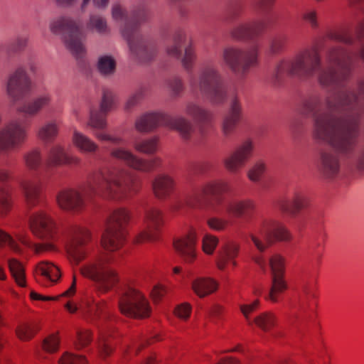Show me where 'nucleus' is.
Listing matches in <instances>:
<instances>
[{"instance_id":"obj_1","label":"nucleus","mask_w":364,"mask_h":364,"mask_svg":"<svg viewBox=\"0 0 364 364\" xmlns=\"http://www.w3.org/2000/svg\"><path fill=\"white\" fill-rule=\"evenodd\" d=\"M111 262L107 253L100 252L79 269L84 278L97 284V290L100 294L109 293L120 283L119 272Z\"/></svg>"},{"instance_id":"obj_2","label":"nucleus","mask_w":364,"mask_h":364,"mask_svg":"<svg viewBox=\"0 0 364 364\" xmlns=\"http://www.w3.org/2000/svg\"><path fill=\"white\" fill-rule=\"evenodd\" d=\"M126 174L122 171H100L87 182L90 192L107 200H121L128 192H136L138 188L130 186L126 181Z\"/></svg>"},{"instance_id":"obj_3","label":"nucleus","mask_w":364,"mask_h":364,"mask_svg":"<svg viewBox=\"0 0 364 364\" xmlns=\"http://www.w3.org/2000/svg\"><path fill=\"white\" fill-rule=\"evenodd\" d=\"M250 238L259 252H264L277 242H289L292 237L287 228L274 220H264L260 225L259 235L251 234Z\"/></svg>"},{"instance_id":"obj_4","label":"nucleus","mask_w":364,"mask_h":364,"mask_svg":"<svg viewBox=\"0 0 364 364\" xmlns=\"http://www.w3.org/2000/svg\"><path fill=\"white\" fill-rule=\"evenodd\" d=\"M118 308L122 314L133 318H146L150 316L149 302L140 290L129 287L119 296Z\"/></svg>"},{"instance_id":"obj_5","label":"nucleus","mask_w":364,"mask_h":364,"mask_svg":"<svg viewBox=\"0 0 364 364\" xmlns=\"http://www.w3.org/2000/svg\"><path fill=\"white\" fill-rule=\"evenodd\" d=\"M320 58L315 48L306 50L298 54L292 60L282 61L277 68V75H307L311 74L319 65Z\"/></svg>"},{"instance_id":"obj_6","label":"nucleus","mask_w":364,"mask_h":364,"mask_svg":"<svg viewBox=\"0 0 364 364\" xmlns=\"http://www.w3.org/2000/svg\"><path fill=\"white\" fill-rule=\"evenodd\" d=\"M164 224L163 211L157 207L148 208L143 216L144 228L135 235L134 243L144 244L158 241Z\"/></svg>"},{"instance_id":"obj_7","label":"nucleus","mask_w":364,"mask_h":364,"mask_svg":"<svg viewBox=\"0 0 364 364\" xmlns=\"http://www.w3.org/2000/svg\"><path fill=\"white\" fill-rule=\"evenodd\" d=\"M28 225L31 232L38 239H59L58 226L55 220L44 210L33 213L29 217Z\"/></svg>"},{"instance_id":"obj_8","label":"nucleus","mask_w":364,"mask_h":364,"mask_svg":"<svg viewBox=\"0 0 364 364\" xmlns=\"http://www.w3.org/2000/svg\"><path fill=\"white\" fill-rule=\"evenodd\" d=\"M85 189L66 188L60 191L56 196V203L58 208L65 212L78 213L82 211L86 206L83 196Z\"/></svg>"},{"instance_id":"obj_9","label":"nucleus","mask_w":364,"mask_h":364,"mask_svg":"<svg viewBox=\"0 0 364 364\" xmlns=\"http://www.w3.org/2000/svg\"><path fill=\"white\" fill-rule=\"evenodd\" d=\"M197 242L198 234L195 229H190L186 234L173 240L174 250L185 263L191 264L197 259Z\"/></svg>"},{"instance_id":"obj_10","label":"nucleus","mask_w":364,"mask_h":364,"mask_svg":"<svg viewBox=\"0 0 364 364\" xmlns=\"http://www.w3.org/2000/svg\"><path fill=\"white\" fill-rule=\"evenodd\" d=\"M253 151V143L250 140L244 141L224 159L225 168L231 173L238 172L251 159Z\"/></svg>"},{"instance_id":"obj_11","label":"nucleus","mask_w":364,"mask_h":364,"mask_svg":"<svg viewBox=\"0 0 364 364\" xmlns=\"http://www.w3.org/2000/svg\"><path fill=\"white\" fill-rule=\"evenodd\" d=\"M109 155L112 158L124 162L127 166L141 171H149L161 164L159 159L151 161L143 160L129 150L122 147L112 149Z\"/></svg>"},{"instance_id":"obj_12","label":"nucleus","mask_w":364,"mask_h":364,"mask_svg":"<svg viewBox=\"0 0 364 364\" xmlns=\"http://www.w3.org/2000/svg\"><path fill=\"white\" fill-rule=\"evenodd\" d=\"M33 276L37 282L44 286H53L58 284L62 277L60 268L48 260L38 262L33 269Z\"/></svg>"},{"instance_id":"obj_13","label":"nucleus","mask_w":364,"mask_h":364,"mask_svg":"<svg viewBox=\"0 0 364 364\" xmlns=\"http://www.w3.org/2000/svg\"><path fill=\"white\" fill-rule=\"evenodd\" d=\"M127 235V232H122L105 227L100 238V246L107 252H117L124 247Z\"/></svg>"},{"instance_id":"obj_14","label":"nucleus","mask_w":364,"mask_h":364,"mask_svg":"<svg viewBox=\"0 0 364 364\" xmlns=\"http://www.w3.org/2000/svg\"><path fill=\"white\" fill-rule=\"evenodd\" d=\"M240 246L235 241H228L220 248L216 259V266L220 270H224L228 264L237 266L235 259L238 256Z\"/></svg>"},{"instance_id":"obj_15","label":"nucleus","mask_w":364,"mask_h":364,"mask_svg":"<svg viewBox=\"0 0 364 364\" xmlns=\"http://www.w3.org/2000/svg\"><path fill=\"white\" fill-rule=\"evenodd\" d=\"M26 137L23 129L16 124H10L0 132V150L11 148L21 142Z\"/></svg>"},{"instance_id":"obj_16","label":"nucleus","mask_w":364,"mask_h":364,"mask_svg":"<svg viewBox=\"0 0 364 364\" xmlns=\"http://www.w3.org/2000/svg\"><path fill=\"white\" fill-rule=\"evenodd\" d=\"M224 60L232 70L237 71L240 63H242L245 67L255 65L257 63V54L254 52L244 56L240 51L228 48L224 51Z\"/></svg>"},{"instance_id":"obj_17","label":"nucleus","mask_w":364,"mask_h":364,"mask_svg":"<svg viewBox=\"0 0 364 364\" xmlns=\"http://www.w3.org/2000/svg\"><path fill=\"white\" fill-rule=\"evenodd\" d=\"M132 218V214L126 208H118L113 210L109 215L106 227L117 230L127 232V227Z\"/></svg>"},{"instance_id":"obj_18","label":"nucleus","mask_w":364,"mask_h":364,"mask_svg":"<svg viewBox=\"0 0 364 364\" xmlns=\"http://www.w3.org/2000/svg\"><path fill=\"white\" fill-rule=\"evenodd\" d=\"M309 205L307 198L301 193H295L291 200L281 199L277 202L279 210L287 214H296Z\"/></svg>"},{"instance_id":"obj_19","label":"nucleus","mask_w":364,"mask_h":364,"mask_svg":"<svg viewBox=\"0 0 364 364\" xmlns=\"http://www.w3.org/2000/svg\"><path fill=\"white\" fill-rule=\"evenodd\" d=\"M218 289V283L209 277H198L191 282V289L199 298H205Z\"/></svg>"},{"instance_id":"obj_20","label":"nucleus","mask_w":364,"mask_h":364,"mask_svg":"<svg viewBox=\"0 0 364 364\" xmlns=\"http://www.w3.org/2000/svg\"><path fill=\"white\" fill-rule=\"evenodd\" d=\"M175 182L172 177L168 175L157 176L152 183L153 193L156 198L165 199L173 191Z\"/></svg>"},{"instance_id":"obj_21","label":"nucleus","mask_w":364,"mask_h":364,"mask_svg":"<svg viewBox=\"0 0 364 364\" xmlns=\"http://www.w3.org/2000/svg\"><path fill=\"white\" fill-rule=\"evenodd\" d=\"M80 163L77 157L68 155L63 148L55 146L52 148L47 156L46 164L48 166H58L65 164L77 165Z\"/></svg>"},{"instance_id":"obj_22","label":"nucleus","mask_w":364,"mask_h":364,"mask_svg":"<svg viewBox=\"0 0 364 364\" xmlns=\"http://www.w3.org/2000/svg\"><path fill=\"white\" fill-rule=\"evenodd\" d=\"M20 186L23 190L27 205L30 208L37 206L42 191L41 183L25 180L21 182Z\"/></svg>"},{"instance_id":"obj_23","label":"nucleus","mask_w":364,"mask_h":364,"mask_svg":"<svg viewBox=\"0 0 364 364\" xmlns=\"http://www.w3.org/2000/svg\"><path fill=\"white\" fill-rule=\"evenodd\" d=\"M40 331L38 324L33 321H21L15 328V335L21 342L33 340Z\"/></svg>"},{"instance_id":"obj_24","label":"nucleus","mask_w":364,"mask_h":364,"mask_svg":"<svg viewBox=\"0 0 364 364\" xmlns=\"http://www.w3.org/2000/svg\"><path fill=\"white\" fill-rule=\"evenodd\" d=\"M287 289L288 284L284 277H272L271 287L266 299L272 303H278Z\"/></svg>"},{"instance_id":"obj_25","label":"nucleus","mask_w":364,"mask_h":364,"mask_svg":"<svg viewBox=\"0 0 364 364\" xmlns=\"http://www.w3.org/2000/svg\"><path fill=\"white\" fill-rule=\"evenodd\" d=\"M165 124V117L159 114H149L136 122V128L140 132H148Z\"/></svg>"},{"instance_id":"obj_26","label":"nucleus","mask_w":364,"mask_h":364,"mask_svg":"<svg viewBox=\"0 0 364 364\" xmlns=\"http://www.w3.org/2000/svg\"><path fill=\"white\" fill-rule=\"evenodd\" d=\"M256 208L254 200L245 199L233 201L226 208V212L235 217H241L247 212L253 211Z\"/></svg>"},{"instance_id":"obj_27","label":"nucleus","mask_w":364,"mask_h":364,"mask_svg":"<svg viewBox=\"0 0 364 364\" xmlns=\"http://www.w3.org/2000/svg\"><path fill=\"white\" fill-rule=\"evenodd\" d=\"M9 272L16 284L20 287H26V272L23 264L18 259L11 258L8 261Z\"/></svg>"},{"instance_id":"obj_28","label":"nucleus","mask_w":364,"mask_h":364,"mask_svg":"<svg viewBox=\"0 0 364 364\" xmlns=\"http://www.w3.org/2000/svg\"><path fill=\"white\" fill-rule=\"evenodd\" d=\"M253 323L264 331H269L277 326V317L272 311H264L254 318L252 325Z\"/></svg>"},{"instance_id":"obj_29","label":"nucleus","mask_w":364,"mask_h":364,"mask_svg":"<svg viewBox=\"0 0 364 364\" xmlns=\"http://www.w3.org/2000/svg\"><path fill=\"white\" fill-rule=\"evenodd\" d=\"M230 186L224 181H212L203 184L200 188V192L205 196H219L228 192Z\"/></svg>"},{"instance_id":"obj_30","label":"nucleus","mask_w":364,"mask_h":364,"mask_svg":"<svg viewBox=\"0 0 364 364\" xmlns=\"http://www.w3.org/2000/svg\"><path fill=\"white\" fill-rule=\"evenodd\" d=\"M71 244L77 246H85L92 239L90 231L85 227L73 226L71 229Z\"/></svg>"},{"instance_id":"obj_31","label":"nucleus","mask_w":364,"mask_h":364,"mask_svg":"<svg viewBox=\"0 0 364 364\" xmlns=\"http://www.w3.org/2000/svg\"><path fill=\"white\" fill-rule=\"evenodd\" d=\"M76 285H77V279L76 275L74 274L73 275V280L72 283L70 286V287L65 291L63 293H62L60 295L56 296H43L42 294H40L36 291H31L30 293V297L33 300H38V301H56L60 297H71L75 295L76 292Z\"/></svg>"},{"instance_id":"obj_32","label":"nucleus","mask_w":364,"mask_h":364,"mask_svg":"<svg viewBox=\"0 0 364 364\" xmlns=\"http://www.w3.org/2000/svg\"><path fill=\"white\" fill-rule=\"evenodd\" d=\"M74 145L83 152H95L98 146L86 136L75 132L73 137Z\"/></svg>"},{"instance_id":"obj_33","label":"nucleus","mask_w":364,"mask_h":364,"mask_svg":"<svg viewBox=\"0 0 364 364\" xmlns=\"http://www.w3.org/2000/svg\"><path fill=\"white\" fill-rule=\"evenodd\" d=\"M240 107L238 102L235 100L231 107L230 115L225 118L223 125V130L225 134H228L235 128L239 119Z\"/></svg>"},{"instance_id":"obj_34","label":"nucleus","mask_w":364,"mask_h":364,"mask_svg":"<svg viewBox=\"0 0 364 364\" xmlns=\"http://www.w3.org/2000/svg\"><path fill=\"white\" fill-rule=\"evenodd\" d=\"M13 200L11 192L7 187H0V217H5L11 210Z\"/></svg>"},{"instance_id":"obj_35","label":"nucleus","mask_w":364,"mask_h":364,"mask_svg":"<svg viewBox=\"0 0 364 364\" xmlns=\"http://www.w3.org/2000/svg\"><path fill=\"white\" fill-rule=\"evenodd\" d=\"M272 277H284L286 259L279 254L271 256L269 260Z\"/></svg>"},{"instance_id":"obj_36","label":"nucleus","mask_w":364,"mask_h":364,"mask_svg":"<svg viewBox=\"0 0 364 364\" xmlns=\"http://www.w3.org/2000/svg\"><path fill=\"white\" fill-rule=\"evenodd\" d=\"M82 247L70 244L67 250L69 258L76 265L88 257V252L85 249L82 248Z\"/></svg>"},{"instance_id":"obj_37","label":"nucleus","mask_w":364,"mask_h":364,"mask_svg":"<svg viewBox=\"0 0 364 364\" xmlns=\"http://www.w3.org/2000/svg\"><path fill=\"white\" fill-rule=\"evenodd\" d=\"M217 82V76L215 73L209 72L203 75L200 82L202 89H205L207 86L210 87L215 102H217L216 97L218 94V91L215 88Z\"/></svg>"},{"instance_id":"obj_38","label":"nucleus","mask_w":364,"mask_h":364,"mask_svg":"<svg viewBox=\"0 0 364 364\" xmlns=\"http://www.w3.org/2000/svg\"><path fill=\"white\" fill-rule=\"evenodd\" d=\"M45 242L33 243L31 249L36 255H42L47 252H58V246L56 242L58 240H47Z\"/></svg>"},{"instance_id":"obj_39","label":"nucleus","mask_w":364,"mask_h":364,"mask_svg":"<svg viewBox=\"0 0 364 364\" xmlns=\"http://www.w3.org/2000/svg\"><path fill=\"white\" fill-rule=\"evenodd\" d=\"M60 343L58 335L51 334L43 340L41 348L46 353L53 354L59 350Z\"/></svg>"},{"instance_id":"obj_40","label":"nucleus","mask_w":364,"mask_h":364,"mask_svg":"<svg viewBox=\"0 0 364 364\" xmlns=\"http://www.w3.org/2000/svg\"><path fill=\"white\" fill-rule=\"evenodd\" d=\"M92 332L88 329H80L77 332L75 347L77 350H81L87 347L92 341Z\"/></svg>"},{"instance_id":"obj_41","label":"nucleus","mask_w":364,"mask_h":364,"mask_svg":"<svg viewBox=\"0 0 364 364\" xmlns=\"http://www.w3.org/2000/svg\"><path fill=\"white\" fill-rule=\"evenodd\" d=\"M219 239L217 236L211 234H205L202 238L201 248L207 255H212L218 245Z\"/></svg>"},{"instance_id":"obj_42","label":"nucleus","mask_w":364,"mask_h":364,"mask_svg":"<svg viewBox=\"0 0 364 364\" xmlns=\"http://www.w3.org/2000/svg\"><path fill=\"white\" fill-rule=\"evenodd\" d=\"M26 167L28 170H37L41 164V156L40 151L33 150L28 152L23 157Z\"/></svg>"},{"instance_id":"obj_43","label":"nucleus","mask_w":364,"mask_h":364,"mask_svg":"<svg viewBox=\"0 0 364 364\" xmlns=\"http://www.w3.org/2000/svg\"><path fill=\"white\" fill-rule=\"evenodd\" d=\"M173 315L181 321H187L192 313V305L188 302H183L176 305L173 309Z\"/></svg>"},{"instance_id":"obj_44","label":"nucleus","mask_w":364,"mask_h":364,"mask_svg":"<svg viewBox=\"0 0 364 364\" xmlns=\"http://www.w3.org/2000/svg\"><path fill=\"white\" fill-rule=\"evenodd\" d=\"M7 245L11 250L15 252H20L21 247L14 236L0 228V247Z\"/></svg>"},{"instance_id":"obj_45","label":"nucleus","mask_w":364,"mask_h":364,"mask_svg":"<svg viewBox=\"0 0 364 364\" xmlns=\"http://www.w3.org/2000/svg\"><path fill=\"white\" fill-rule=\"evenodd\" d=\"M58 364H88L83 355H77L70 352H64L58 361Z\"/></svg>"},{"instance_id":"obj_46","label":"nucleus","mask_w":364,"mask_h":364,"mask_svg":"<svg viewBox=\"0 0 364 364\" xmlns=\"http://www.w3.org/2000/svg\"><path fill=\"white\" fill-rule=\"evenodd\" d=\"M260 307V300L257 299L250 304H241L240 310L245 318L248 325H252V320L250 316L252 313L257 311Z\"/></svg>"},{"instance_id":"obj_47","label":"nucleus","mask_w":364,"mask_h":364,"mask_svg":"<svg viewBox=\"0 0 364 364\" xmlns=\"http://www.w3.org/2000/svg\"><path fill=\"white\" fill-rule=\"evenodd\" d=\"M135 149L144 154H152L157 149V141L155 139L138 141L134 144Z\"/></svg>"},{"instance_id":"obj_48","label":"nucleus","mask_w":364,"mask_h":364,"mask_svg":"<svg viewBox=\"0 0 364 364\" xmlns=\"http://www.w3.org/2000/svg\"><path fill=\"white\" fill-rule=\"evenodd\" d=\"M207 225L213 231L223 232L228 228L229 222L225 218L211 217L207 220Z\"/></svg>"},{"instance_id":"obj_49","label":"nucleus","mask_w":364,"mask_h":364,"mask_svg":"<svg viewBox=\"0 0 364 364\" xmlns=\"http://www.w3.org/2000/svg\"><path fill=\"white\" fill-rule=\"evenodd\" d=\"M115 65L114 60L109 56L102 57L98 61V69L104 75L112 73Z\"/></svg>"},{"instance_id":"obj_50","label":"nucleus","mask_w":364,"mask_h":364,"mask_svg":"<svg viewBox=\"0 0 364 364\" xmlns=\"http://www.w3.org/2000/svg\"><path fill=\"white\" fill-rule=\"evenodd\" d=\"M107 302L105 300H100L95 303V306L90 308L86 313V317L91 321L97 320L103 311L107 307Z\"/></svg>"},{"instance_id":"obj_51","label":"nucleus","mask_w":364,"mask_h":364,"mask_svg":"<svg viewBox=\"0 0 364 364\" xmlns=\"http://www.w3.org/2000/svg\"><path fill=\"white\" fill-rule=\"evenodd\" d=\"M301 19L312 28H317L319 26L318 12L314 9H309L304 11Z\"/></svg>"},{"instance_id":"obj_52","label":"nucleus","mask_w":364,"mask_h":364,"mask_svg":"<svg viewBox=\"0 0 364 364\" xmlns=\"http://www.w3.org/2000/svg\"><path fill=\"white\" fill-rule=\"evenodd\" d=\"M265 171V164L262 162L256 163L248 171L247 176L250 181H258Z\"/></svg>"},{"instance_id":"obj_53","label":"nucleus","mask_w":364,"mask_h":364,"mask_svg":"<svg viewBox=\"0 0 364 364\" xmlns=\"http://www.w3.org/2000/svg\"><path fill=\"white\" fill-rule=\"evenodd\" d=\"M331 130L332 127L328 122L316 121L315 131L316 137L327 139L328 134Z\"/></svg>"},{"instance_id":"obj_54","label":"nucleus","mask_w":364,"mask_h":364,"mask_svg":"<svg viewBox=\"0 0 364 364\" xmlns=\"http://www.w3.org/2000/svg\"><path fill=\"white\" fill-rule=\"evenodd\" d=\"M58 134V129L55 124H48L42 127L38 132L39 137L48 141L55 137Z\"/></svg>"},{"instance_id":"obj_55","label":"nucleus","mask_w":364,"mask_h":364,"mask_svg":"<svg viewBox=\"0 0 364 364\" xmlns=\"http://www.w3.org/2000/svg\"><path fill=\"white\" fill-rule=\"evenodd\" d=\"M99 354L100 358L105 359L111 355L114 348L109 340L100 339L98 345Z\"/></svg>"},{"instance_id":"obj_56","label":"nucleus","mask_w":364,"mask_h":364,"mask_svg":"<svg viewBox=\"0 0 364 364\" xmlns=\"http://www.w3.org/2000/svg\"><path fill=\"white\" fill-rule=\"evenodd\" d=\"M323 169L326 174L331 175L338 170V164L336 159L331 156L323 158Z\"/></svg>"},{"instance_id":"obj_57","label":"nucleus","mask_w":364,"mask_h":364,"mask_svg":"<svg viewBox=\"0 0 364 364\" xmlns=\"http://www.w3.org/2000/svg\"><path fill=\"white\" fill-rule=\"evenodd\" d=\"M166 293L167 289L165 286L162 284H156L153 287L151 291V297L154 302L158 303L162 299Z\"/></svg>"},{"instance_id":"obj_58","label":"nucleus","mask_w":364,"mask_h":364,"mask_svg":"<svg viewBox=\"0 0 364 364\" xmlns=\"http://www.w3.org/2000/svg\"><path fill=\"white\" fill-rule=\"evenodd\" d=\"M112 105V93L109 91H105L103 92L102 101L101 103V111L106 112L109 110Z\"/></svg>"},{"instance_id":"obj_59","label":"nucleus","mask_w":364,"mask_h":364,"mask_svg":"<svg viewBox=\"0 0 364 364\" xmlns=\"http://www.w3.org/2000/svg\"><path fill=\"white\" fill-rule=\"evenodd\" d=\"M173 127L177 129L183 136H186L191 130L189 124L182 119L176 120Z\"/></svg>"},{"instance_id":"obj_60","label":"nucleus","mask_w":364,"mask_h":364,"mask_svg":"<svg viewBox=\"0 0 364 364\" xmlns=\"http://www.w3.org/2000/svg\"><path fill=\"white\" fill-rule=\"evenodd\" d=\"M14 238L19 241L22 245L27 247L31 248L33 242L31 240L30 237L25 232H18L14 235Z\"/></svg>"},{"instance_id":"obj_61","label":"nucleus","mask_w":364,"mask_h":364,"mask_svg":"<svg viewBox=\"0 0 364 364\" xmlns=\"http://www.w3.org/2000/svg\"><path fill=\"white\" fill-rule=\"evenodd\" d=\"M68 46L71 52L76 56H78L84 53V48L82 47V44L77 41L68 42Z\"/></svg>"},{"instance_id":"obj_62","label":"nucleus","mask_w":364,"mask_h":364,"mask_svg":"<svg viewBox=\"0 0 364 364\" xmlns=\"http://www.w3.org/2000/svg\"><path fill=\"white\" fill-rule=\"evenodd\" d=\"M48 102V99H39L36 102L33 103V105L28 107L25 112L28 114H34L37 112L43 105H46Z\"/></svg>"},{"instance_id":"obj_63","label":"nucleus","mask_w":364,"mask_h":364,"mask_svg":"<svg viewBox=\"0 0 364 364\" xmlns=\"http://www.w3.org/2000/svg\"><path fill=\"white\" fill-rule=\"evenodd\" d=\"M225 313V308L223 306L215 304H213L209 310V315L214 318H220Z\"/></svg>"},{"instance_id":"obj_64","label":"nucleus","mask_w":364,"mask_h":364,"mask_svg":"<svg viewBox=\"0 0 364 364\" xmlns=\"http://www.w3.org/2000/svg\"><path fill=\"white\" fill-rule=\"evenodd\" d=\"M23 77V73H16L15 75L11 77L8 83V90L9 92H11L12 89L16 85H20L21 82V78Z\"/></svg>"}]
</instances>
